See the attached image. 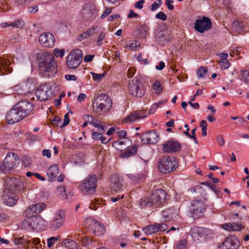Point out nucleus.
Instances as JSON below:
<instances>
[{
	"label": "nucleus",
	"instance_id": "obj_1",
	"mask_svg": "<svg viewBox=\"0 0 249 249\" xmlns=\"http://www.w3.org/2000/svg\"><path fill=\"white\" fill-rule=\"evenodd\" d=\"M38 71L44 77L54 76L57 71L56 61L51 53L44 52L37 58Z\"/></svg>",
	"mask_w": 249,
	"mask_h": 249
},
{
	"label": "nucleus",
	"instance_id": "obj_2",
	"mask_svg": "<svg viewBox=\"0 0 249 249\" xmlns=\"http://www.w3.org/2000/svg\"><path fill=\"white\" fill-rule=\"evenodd\" d=\"M166 193L163 189L157 190L149 196H144L140 200V205L142 208H156L160 207L165 203Z\"/></svg>",
	"mask_w": 249,
	"mask_h": 249
},
{
	"label": "nucleus",
	"instance_id": "obj_3",
	"mask_svg": "<svg viewBox=\"0 0 249 249\" xmlns=\"http://www.w3.org/2000/svg\"><path fill=\"white\" fill-rule=\"evenodd\" d=\"M112 107V100L107 94H100L97 95L92 103L93 112L99 115H104L109 112Z\"/></svg>",
	"mask_w": 249,
	"mask_h": 249
},
{
	"label": "nucleus",
	"instance_id": "obj_4",
	"mask_svg": "<svg viewBox=\"0 0 249 249\" xmlns=\"http://www.w3.org/2000/svg\"><path fill=\"white\" fill-rule=\"evenodd\" d=\"M27 216L22 223L23 229L31 230H43L45 226V221L40 216L31 214Z\"/></svg>",
	"mask_w": 249,
	"mask_h": 249
},
{
	"label": "nucleus",
	"instance_id": "obj_5",
	"mask_svg": "<svg viewBox=\"0 0 249 249\" xmlns=\"http://www.w3.org/2000/svg\"><path fill=\"white\" fill-rule=\"evenodd\" d=\"M178 163L175 158L171 156H163L159 161L158 168L163 174L173 172L178 167Z\"/></svg>",
	"mask_w": 249,
	"mask_h": 249
},
{
	"label": "nucleus",
	"instance_id": "obj_6",
	"mask_svg": "<svg viewBox=\"0 0 249 249\" xmlns=\"http://www.w3.org/2000/svg\"><path fill=\"white\" fill-rule=\"evenodd\" d=\"M97 185L96 176L94 174H91L88 175L81 182L79 188L83 194L89 195L93 194L95 192Z\"/></svg>",
	"mask_w": 249,
	"mask_h": 249
},
{
	"label": "nucleus",
	"instance_id": "obj_7",
	"mask_svg": "<svg viewBox=\"0 0 249 249\" xmlns=\"http://www.w3.org/2000/svg\"><path fill=\"white\" fill-rule=\"evenodd\" d=\"M190 234L194 241L203 242L211 238L213 232L210 229L196 226L191 229Z\"/></svg>",
	"mask_w": 249,
	"mask_h": 249
},
{
	"label": "nucleus",
	"instance_id": "obj_8",
	"mask_svg": "<svg viewBox=\"0 0 249 249\" xmlns=\"http://www.w3.org/2000/svg\"><path fill=\"white\" fill-rule=\"evenodd\" d=\"M19 163V158L14 153H8L2 164L0 165V171L4 173H7L14 167H17Z\"/></svg>",
	"mask_w": 249,
	"mask_h": 249
},
{
	"label": "nucleus",
	"instance_id": "obj_9",
	"mask_svg": "<svg viewBox=\"0 0 249 249\" xmlns=\"http://www.w3.org/2000/svg\"><path fill=\"white\" fill-rule=\"evenodd\" d=\"M83 20L91 21L97 16V10L95 5L92 2L86 3L81 12Z\"/></svg>",
	"mask_w": 249,
	"mask_h": 249
},
{
	"label": "nucleus",
	"instance_id": "obj_10",
	"mask_svg": "<svg viewBox=\"0 0 249 249\" xmlns=\"http://www.w3.org/2000/svg\"><path fill=\"white\" fill-rule=\"evenodd\" d=\"M128 87L129 92L134 96L141 97L145 93L142 83L136 78L129 82Z\"/></svg>",
	"mask_w": 249,
	"mask_h": 249
},
{
	"label": "nucleus",
	"instance_id": "obj_11",
	"mask_svg": "<svg viewBox=\"0 0 249 249\" xmlns=\"http://www.w3.org/2000/svg\"><path fill=\"white\" fill-rule=\"evenodd\" d=\"M82 51L79 49L71 51L67 60V65L69 68L74 69L78 67L82 60Z\"/></svg>",
	"mask_w": 249,
	"mask_h": 249
},
{
	"label": "nucleus",
	"instance_id": "obj_12",
	"mask_svg": "<svg viewBox=\"0 0 249 249\" xmlns=\"http://www.w3.org/2000/svg\"><path fill=\"white\" fill-rule=\"evenodd\" d=\"M65 219V212L59 210L55 213L54 216L49 223V227L52 230H56L64 224Z\"/></svg>",
	"mask_w": 249,
	"mask_h": 249
},
{
	"label": "nucleus",
	"instance_id": "obj_13",
	"mask_svg": "<svg viewBox=\"0 0 249 249\" xmlns=\"http://www.w3.org/2000/svg\"><path fill=\"white\" fill-rule=\"evenodd\" d=\"M86 226L97 236H101L103 235L105 231V229L103 225L97 221L93 218L90 217L86 219Z\"/></svg>",
	"mask_w": 249,
	"mask_h": 249
},
{
	"label": "nucleus",
	"instance_id": "obj_14",
	"mask_svg": "<svg viewBox=\"0 0 249 249\" xmlns=\"http://www.w3.org/2000/svg\"><path fill=\"white\" fill-rule=\"evenodd\" d=\"M53 94L52 87L49 84H44L38 88L36 95L37 98L40 101L48 100Z\"/></svg>",
	"mask_w": 249,
	"mask_h": 249
},
{
	"label": "nucleus",
	"instance_id": "obj_15",
	"mask_svg": "<svg viewBox=\"0 0 249 249\" xmlns=\"http://www.w3.org/2000/svg\"><path fill=\"white\" fill-rule=\"evenodd\" d=\"M194 28L196 31L203 33L212 28V22L209 18L203 17L196 20Z\"/></svg>",
	"mask_w": 249,
	"mask_h": 249
},
{
	"label": "nucleus",
	"instance_id": "obj_16",
	"mask_svg": "<svg viewBox=\"0 0 249 249\" xmlns=\"http://www.w3.org/2000/svg\"><path fill=\"white\" fill-rule=\"evenodd\" d=\"M24 118L23 116L21 115V112L16 106H15L6 115L7 121L10 124L18 122Z\"/></svg>",
	"mask_w": 249,
	"mask_h": 249
},
{
	"label": "nucleus",
	"instance_id": "obj_17",
	"mask_svg": "<svg viewBox=\"0 0 249 249\" xmlns=\"http://www.w3.org/2000/svg\"><path fill=\"white\" fill-rule=\"evenodd\" d=\"M140 139L143 143L155 144L158 142L159 136L156 131L152 130L142 134Z\"/></svg>",
	"mask_w": 249,
	"mask_h": 249
},
{
	"label": "nucleus",
	"instance_id": "obj_18",
	"mask_svg": "<svg viewBox=\"0 0 249 249\" xmlns=\"http://www.w3.org/2000/svg\"><path fill=\"white\" fill-rule=\"evenodd\" d=\"M5 189L12 192L20 190L21 186H23V183L18 179L15 178H8L5 179Z\"/></svg>",
	"mask_w": 249,
	"mask_h": 249
},
{
	"label": "nucleus",
	"instance_id": "obj_19",
	"mask_svg": "<svg viewBox=\"0 0 249 249\" xmlns=\"http://www.w3.org/2000/svg\"><path fill=\"white\" fill-rule=\"evenodd\" d=\"M192 207V215L194 218L197 219L203 216L205 205L202 201L195 200L193 201Z\"/></svg>",
	"mask_w": 249,
	"mask_h": 249
},
{
	"label": "nucleus",
	"instance_id": "obj_20",
	"mask_svg": "<svg viewBox=\"0 0 249 249\" xmlns=\"http://www.w3.org/2000/svg\"><path fill=\"white\" fill-rule=\"evenodd\" d=\"M25 118L30 115L33 110V105L28 101H22L15 105Z\"/></svg>",
	"mask_w": 249,
	"mask_h": 249
},
{
	"label": "nucleus",
	"instance_id": "obj_21",
	"mask_svg": "<svg viewBox=\"0 0 249 249\" xmlns=\"http://www.w3.org/2000/svg\"><path fill=\"white\" fill-rule=\"evenodd\" d=\"M239 242L237 237L231 236L226 238L223 243L220 246V249H237Z\"/></svg>",
	"mask_w": 249,
	"mask_h": 249
},
{
	"label": "nucleus",
	"instance_id": "obj_22",
	"mask_svg": "<svg viewBox=\"0 0 249 249\" xmlns=\"http://www.w3.org/2000/svg\"><path fill=\"white\" fill-rule=\"evenodd\" d=\"M55 40L54 36L49 33H44L41 34L39 37L40 43L47 48L53 47L54 45Z\"/></svg>",
	"mask_w": 249,
	"mask_h": 249
},
{
	"label": "nucleus",
	"instance_id": "obj_23",
	"mask_svg": "<svg viewBox=\"0 0 249 249\" xmlns=\"http://www.w3.org/2000/svg\"><path fill=\"white\" fill-rule=\"evenodd\" d=\"M181 148V144L177 141H168L162 144V150L166 153L178 152Z\"/></svg>",
	"mask_w": 249,
	"mask_h": 249
},
{
	"label": "nucleus",
	"instance_id": "obj_24",
	"mask_svg": "<svg viewBox=\"0 0 249 249\" xmlns=\"http://www.w3.org/2000/svg\"><path fill=\"white\" fill-rule=\"evenodd\" d=\"M18 196L16 192H12L8 191V189H5L3 192V202L8 206H13L14 205L18 200Z\"/></svg>",
	"mask_w": 249,
	"mask_h": 249
},
{
	"label": "nucleus",
	"instance_id": "obj_25",
	"mask_svg": "<svg viewBox=\"0 0 249 249\" xmlns=\"http://www.w3.org/2000/svg\"><path fill=\"white\" fill-rule=\"evenodd\" d=\"M171 37L169 31L166 29L158 30L156 32V39L162 45L167 43Z\"/></svg>",
	"mask_w": 249,
	"mask_h": 249
},
{
	"label": "nucleus",
	"instance_id": "obj_26",
	"mask_svg": "<svg viewBox=\"0 0 249 249\" xmlns=\"http://www.w3.org/2000/svg\"><path fill=\"white\" fill-rule=\"evenodd\" d=\"M12 60L7 58H1L0 59V71L2 74L10 73L12 71L13 64Z\"/></svg>",
	"mask_w": 249,
	"mask_h": 249
},
{
	"label": "nucleus",
	"instance_id": "obj_27",
	"mask_svg": "<svg viewBox=\"0 0 249 249\" xmlns=\"http://www.w3.org/2000/svg\"><path fill=\"white\" fill-rule=\"evenodd\" d=\"M46 205L45 203L39 202L30 206L26 212L28 215L33 213H38L41 212L46 208Z\"/></svg>",
	"mask_w": 249,
	"mask_h": 249
},
{
	"label": "nucleus",
	"instance_id": "obj_28",
	"mask_svg": "<svg viewBox=\"0 0 249 249\" xmlns=\"http://www.w3.org/2000/svg\"><path fill=\"white\" fill-rule=\"evenodd\" d=\"M111 186L116 191L122 190L123 184L122 179L118 175H113L110 178Z\"/></svg>",
	"mask_w": 249,
	"mask_h": 249
},
{
	"label": "nucleus",
	"instance_id": "obj_29",
	"mask_svg": "<svg viewBox=\"0 0 249 249\" xmlns=\"http://www.w3.org/2000/svg\"><path fill=\"white\" fill-rule=\"evenodd\" d=\"M59 173V167L57 164L51 165L48 171L47 175L49 177V180L53 181V179L57 177Z\"/></svg>",
	"mask_w": 249,
	"mask_h": 249
},
{
	"label": "nucleus",
	"instance_id": "obj_30",
	"mask_svg": "<svg viewBox=\"0 0 249 249\" xmlns=\"http://www.w3.org/2000/svg\"><path fill=\"white\" fill-rule=\"evenodd\" d=\"M146 116L141 112H136L135 113L130 114L123 120L124 123H129L136 122L139 119L145 118Z\"/></svg>",
	"mask_w": 249,
	"mask_h": 249
},
{
	"label": "nucleus",
	"instance_id": "obj_31",
	"mask_svg": "<svg viewBox=\"0 0 249 249\" xmlns=\"http://www.w3.org/2000/svg\"><path fill=\"white\" fill-rule=\"evenodd\" d=\"M138 145L134 144L132 147L128 148L124 152L121 153L120 157L123 158H127L135 155L137 151Z\"/></svg>",
	"mask_w": 249,
	"mask_h": 249
},
{
	"label": "nucleus",
	"instance_id": "obj_32",
	"mask_svg": "<svg viewBox=\"0 0 249 249\" xmlns=\"http://www.w3.org/2000/svg\"><path fill=\"white\" fill-rule=\"evenodd\" d=\"M222 228L228 231H239L243 229V227L239 223H229L223 224Z\"/></svg>",
	"mask_w": 249,
	"mask_h": 249
},
{
	"label": "nucleus",
	"instance_id": "obj_33",
	"mask_svg": "<svg viewBox=\"0 0 249 249\" xmlns=\"http://www.w3.org/2000/svg\"><path fill=\"white\" fill-rule=\"evenodd\" d=\"M61 244L68 249H80L78 244L73 240L65 239L63 240Z\"/></svg>",
	"mask_w": 249,
	"mask_h": 249
},
{
	"label": "nucleus",
	"instance_id": "obj_34",
	"mask_svg": "<svg viewBox=\"0 0 249 249\" xmlns=\"http://www.w3.org/2000/svg\"><path fill=\"white\" fill-rule=\"evenodd\" d=\"M178 213V210L173 208L169 209L167 211H164L162 213V216L167 220L171 219L173 217H175Z\"/></svg>",
	"mask_w": 249,
	"mask_h": 249
},
{
	"label": "nucleus",
	"instance_id": "obj_35",
	"mask_svg": "<svg viewBox=\"0 0 249 249\" xmlns=\"http://www.w3.org/2000/svg\"><path fill=\"white\" fill-rule=\"evenodd\" d=\"M158 229L157 224H155L143 228L142 230L146 234L149 235L158 232Z\"/></svg>",
	"mask_w": 249,
	"mask_h": 249
},
{
	"label": "nucleus",
	"instance_id": "obj_36",
	"mask_svg": "<svg viewBox=\"0 0 249 249\" xmlns=\"http://www.w3.org/2000/svg\"><path fill=\"white\" fill-rule=\"evenodd\" d=\"M149 28L146 25H141L138 29V36L140 37H145L148 33Z\"/></svg>",
	"mask_w": 249,
	"mask_h": 249
},
{
	"label": "nucleus",
	"instance_id": "obj_37",
	"mask_svg": "<svg viewBox=\"0 0 249 249\" xmlns=\"http://www.w3.org/2000/svg\"><path fill=\"white\" fill-rule=\"evenodd\" d=\"M127 141L126 138L120 139L117 141H115L113 143V146H114L117 150L122 151L123 147L122 146L124 145Z\"/></svg>",
	"mask_w": 249,
	"mask_h": 249
},
{
	"label": "nucleus",
	"instance_id": "obj_38",
	"mask_svg": "<svg viewBox=\"0 0 249 249\" xmlns=\"http://www.w3.org/2000/svg\"><path fill=\"white\" fill-rule=\"evenodd\" d=\"M60 240V236H52L47 239V247L49 248L52 247L58 241Z\"/></svg>",
	"mask_w": 249,
	"mask_h": 249
},
{
	"label": "nucleus",
	"instance_id": "obj_39",
	"mask_svg": "<svg viewBox=\"0 0 249 249\" xmlns=\"http://www.w3.org/2000/svg\"><path fill=\"white\" fill-rule=\"evenodd\" d=\"M152 88L154 90L155 93L158 94H160L162 90L160 83L158 81H155L153 82Z\"/></svg>",
	"mask_w": 249,
	"mask_h": 249
},
{
	"label": "nucleus",
	"instance_id": "obj_40",
	"mask_svg": "<svg viewBox=\"0 0 249 249\" xmlns=\"http://www.w3.org/2000/svg\"><path fill=\"white\" fill-rule=\"evenodd\" d=\"M106 33H105L103 31L100 32L97 36L96 41V44L98 46H101L103 44V40L106 38Z\"/></svg>",
	"mask_w": 249,
	"mask_h": 249
},
{
	"label": "nucleus",
	"instance_id": "obj_41",
	"mask_svg": "<svg viewBox=\"0 0 249 249\" xmlns=\"http://www.w3.org/2000/svg\"><path fill=\"white\" fill-rule=\"evenodd\" d=\"M208 70L205 67H200L197 71V75L198 79L203 78L205 77Z\"/></svg>",
	"mask_w": 249,
	"mask_h": 249
},
{
	"label": "nucleus",
	"instance_id": "obj_42",
	"mask_svg": "<svg viewBox=\"0 0 249 249\" xmlns=\"http://www.w3.org/2000/svg\"><path fill=\"white\" fill-rule=\"evenodd\" d=\"M81 240L82 241L83 246H84L85 247L88 246L89 245H91L92 244V243L95 242V241L93 240L92 238L88 237L87 236H85L83 237H81Z\"/></svg>",
	"mask_w": 249,
	"mask_h": 249
},
{
	"label": "nucleus",
	"instance_id": "obj_43",
	"mask_svg": "<svg viewBox=\"0 0 249 249\" xmlns=\"http://www.w3.org/2000/svg\"><path fill=\"white\" fill-rule=\"evenodd\" d=\"M139 42L132 41L129 44H127L125 48L132 50H136L139 47Z\"/></svg>",
	"mask_w": 249,
	"mask_h": 249
},
{
	"label": "nucleus",
	"instance_id": "obj_44",
	"mask_svg": "<svg viewBox=\"0 0 249 249\" xmlns=\"http://www.w3.org/2000/svg\"><path fill=\"white\" fill-rule=\"evenodd\" d=\"M243 26V23L239 22V21H234L231 25L232 29H234L237 31H241Z\"/></svg>",
	"mask_w": 249,
	"mask_h": 249
},
{
	"label": "nucleus",
	"instance_id": "obj_45",
	"mask_svg": "<svg viewBox=\"0 0 249 249\" xmlns=\"http://www.w3.org/2000/svg\"><path fill=\"white\" fill-rule=\"evenodd\" d=\"M11 27L21 28L24 26V22L21 19H18L11 22Z\"/></svg>",
	"mask_w": 249,
	"mask_h": 249
},
{
	"label": "nucleus",
	"instance_id": "obj_46",
	"mask_svg": "<svg viewBox=\"0 0 249 249\" xmlns=\"http://www.w3.org/2000/svg\"><path fill=\"white\" fill-rule=\"evenodd\" d=\"M187 241L185 239L180 240L176 245L177 249H186Z\"/></svg>",
	"mask_w": 249,
	"mask_h": 249
},
{
	"label": "nucleus",
	"instance_id": "obj_47",
	"mask_svg": "<svg viewBox=\"0 0 249 249\" xmlns=\"http://www.w3.org/2000/svg\"><path fill=\"white\" fill-rule=\"evenodd\" d=\"M90 73L92 76L93 79L97 81H101L106 74V73L98 74L93 72H91Z\"/></svg>",
	"mask_w": 249,
	"mask_h": 249
},
{
	"label": "nucleus",
	"instance_id": "obj_48",
	"mask_svg": "<svg viewBox=\"0 0 249 249\" xmlns=\"http://www.w3.org/2000/svg\"><path fill=\"white\" fill-rule=\"evenodd\" d=\"M24 237L14 236L13 241L16 245H22L26 241Z\"/></svg>",
	"mask_w": 249,
	"mask_h": 249
},
{
	"label": "nucleus",
	"instance_id": "obj_49",
	"mask_svg": "<svg viewBox=\"0 0 249 249\" xmlns=\"http://www.w3.org/2000/svg\"><path fill=\"white\" fill-rule=\"evenodd\" d=\"M100 27L99 26H94L92 27L91 28L89 29L87 31L89 33V36H91L94 34L100 31Z\"/></svg>",
	"mask_w": 249,
	"mask_h": 249
},
{
	"label": "nucleus",
	"instance_id": "obj_50",
	"mask_svg": "<svg viewBox=\"0 0 249 249\" xmlns=\"http://www.w3.org/2000/svg\"><path fill=\"white\" fill-rule=\"evenodd\" d=\"M35 80L34 79L28 78L26 83V87L28 88L29 90L35 88Z\"/></svg>",
	"mask_w": 249,
	"mask_h": 249
},
{
	"label": "nucleus",
	"instance_id": "obj_51",
	"mask_svg": "<svg viewBox=\"0 0 249 249\" xmlns=\"http://www.w3.org/2000/svg\"><path fill=\"white\" fill-rule=\"evenodd\" d=\"M242 74L244 82L249 84V70L243 71L242 72Z\"/></svg>",
	"mask_w": 249,
	"mask_h": 249
},
{
	"label": "nucleus",
	"instance_id": "obj_52",
	"mask_svg": "<svg viewBox=\"0 0 249 249\" xmlns=\"http://www.w3.org/2000/svg\"><path fill=\"white\" fill-rule=\"evenodd\" d=\"M220 67L222 69H227L230 67V64L228 60L219 61Z\"/></svg>",
	"mask_w": 249,
	"mask_h": 249
},
{
	"label": "nucleus",
	"instance_id": "obj_53",
	"mask_svg": "<svg viewBox=\"0 0 249 249\" xmlns=\"http://www.w3.org/2000/svg\"><path fill=\"white\" fill-rule=\"evenodd\" d=\"M22 162L25 167H28L31 163V160L29 157L25 156L23 157Z\"/></svg>",
	"mask_w": 249,
	"mask_h": 249
},
{
	"label": "nucleus",
	"instance_id": "obj_54",
	"mask_svg": "<svg viewBox=\"0 0 249 249\" xmlns=\"http://www.w3.org/2000/svg\"><path fill=\"white\" fill-rule=\"evenodd\" d=\"M155 17L156 18L160 19L161 20H162L163 21L165 20L167 18L166 15L164 14V12H161V11L157 13Z\"/></svg>",
	"mask_w": 249,
	"mask_h": 249
},
{
	"label": "nucleus",
	"instance_id": "obj_55",
	"mask_svg": "<svg viewBox=\"0 0 249 249\" xmlns=\"http://www.w3.org/2000/svg\"><path fill=\"white\" fill-rule=\"evenodd\" d=\"M70 123V119L68 113H66L64 116V121L62 124L60 125V127H63L67 125Z\"/></svg>",
	"mask_w": 249,
	"mask_h": 249
},
{
	"label": "nucleus",
	"instance_id": "obj_56",
	"mask_svg": "<svg viewBox=\"0 0 249 249\" xmlns=\"http://www.w3.org/2000/svg\"><path fill=\"white\" fill-rule=\"evenodd\" d=\"M54 54L56 57L60 56L62 57L64 55V51L63 50H59L58 49H55L54 50Z\"/></svg>",
	"mask_w": 249,
	"mask_h": 249
},
{
	"label": "nucleus",
	"instance_id": "obj_57",
	"mask_svg": "<svg viewBox=\"0 0 249 249\" xmlns=\"http://www.w3.org/2000/svg\"><path fill=\"white\" fill-rule=\"evenodd\" d=\"M158 229V231H164L167 229V225L165 223L157 224Z\"/></svg>",
	"mask_w": 249,
	"mask_h": 249
},
{
	"label": "nucleus",
	"instance_id": "obj_58",
	"mask_svg": "<svg viewBox=\"0 0 249 249\" xmlns=\"http://www.w3.org/2000/svg\"><path fill=\"white\" fill-rule=\"evenodd\" d=\"M158 2H159V3L155 2L151 5V10L152 11L156 10L160 7V5L162 3V1L161 0H159Z\"/></svg>",
	"mask_w": 249,
	"mask_h": 249
},
{
	"label": "nucleus",
	"instance_id": "obj_59",
	"mask_svg": "<svg viewBox=\"0 0 249 249\" xmlns=\"http://www.w3.org/2000/svg\"><path fill=\"white\" fill-rule=\"evenodd\" d=\"M137 60L138 61L141 62L144 64H147V58H143L142 55L141 53H139L137 56Z\"/></svg>",
	"mask_w": 249,
	"mask_h": 249
},
{
	"label": "nucleus",
	"instance_id": "obj_60",
	"mask_svg": "<svg viewBox=\"0 0 249 249\" xmlns=\"http://www.w3.org/2000/svg\"><path fill=\"white\" fill-rule=\"evenodd\" d=\"M84 120H87V122H88V123L90 124H91L92 122H94L96 121V120L93 118L92 116L89 115H85L84 117Z\"/></svg>",
	"mask_w": 249,
	"mask_h": 249
},
{
	"label": "nucleus",
	"instance_id": "obj_61",
	"mask_svg": "<svg viewBox=\"0 0 249 249\" xmlns=\"http://www.w3.org/2000/svg\"><path fill=\"white\" fill-rule=\"evenodd\" d=\"M90 36L89 33L86 31L85 32L81 34L78 37V40L81 41L82 40L85 39Z\"/></svg>",
	"mask_w": 249,
	"mask_h": 249
},
{
	"label": "nucleus",
	"instance_id": "obj_62",
	"mask_svg": "<svg viewBox=\"0 0 249 249\" xmlns=\"http://www.w3.org/2000/svg\"><path fill=\"white\" fill-rule=\"evenodd\" d=\"M135 69L132 67H130L127 71V76L128 78L132 77L135 74Z\"/></svg>",
	"mask_w": 249,
	"mask_h": 249
},
{
	"label": "nucleus",
	"instance_id": "obj_63",
	"mask_svg": "<svg viewBox=\"0 0 249 249\" xmlns=\"http://www.w3.org/2000/svg\"><path fill=\"white\" fill-rule=\"evenodd\" d=\"M216 141L220 146H223L225 144V141L221 135H218L217 136Z\"/></svg>",
	"mask_w": 249,
	"mask_h": 249
},
{
	"label": "nucleus",
	"instance_id": "obj_64",
	"mask_svg": "<svg viewBox=\"0 0 249 249\" xmlns=\"http://www.w3.org/2000/svg\"><path fill=\"white\" fill-rule=\"evenodd\" d=\"M101 134L99 132H94L92 134L91 137L94 140H99L101 138Z\"/></svg>",
	"mask_w": 249,
	"mask_h": 249
}]
</instances>
